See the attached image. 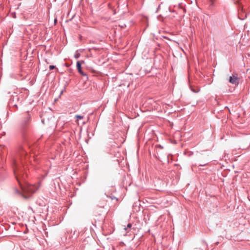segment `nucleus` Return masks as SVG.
Masks as SVG:
<instances>
[{
  "instance_id": "obj_9",
  "label": "nucleus",
  "mask_w": 250,
  "mask_h": 250,
  "mask_svg": "<svg viewBox=\"0 0 250 250\" xmlns=\"http://www.w3.org/2000/svg\"><path fill=\"white\" fill-rule=\"evenodd\" d=\"M191 90L194 92V93H198L199 91V89H197V90H195V89H191Z\"/></svg>"
},
{
  "instance_id": "obj_3",
  "label": "nucleus",
  "mask_w": 250,
  "mask_h": 250,
  "mask_svg": "<svg viewBox=\"0 0 250 250\" xmlns=\"http://www.w3.org/2000/svg\"><path fill=\"white\" fill-rule=\"evenodd\" d=\"M229 82L231 84L238 85L239 83V79L237 76L233 75L229 77Z\"/></svg>"
},
{
  "instance_id": "obj_12",
  "label": "nucleus",
  "mask_w": 250,
  "mask_h": 250,
  "mask_svg": "<svg viewBox=\"0 0 250 250\" xmlns=\"http://www.w3.org/2000/svg\"><path fill=\"white\" fill-rule=\"evenodd\" d=\"M160 5H159L158 9H157V10L156 11V12H158V9L160 8Z\"/></svg>"
},
{
  "instance_id": "obj_10",
  "label": "nucleus",
  "mask_w": 250,
  "mask_h": 250,
  "mask_svg": "<svg viewBox=\"0 0 250 250\" xmlns=\"http://www.w3.org/2000/svg\"><path fill=\"white\" fill-rule=\"evenodd\" d=\"M210 6H213V1L212 0H210Z\"/></svg>"
},
{
  "instance_id": "obj_13",
  "label": "nucleus",
  "mask_w": 250,
  "mask_h": 250,
  "mask_svg": "<svg viewBox=\"0 0 250 250\" xmlns=\"http://www.w3.org/2000/svg\"><path fill=\"white\" fill-rule=\"evenodd\" d=\"M206 165V164H203V165H200V166H205Z\"/></svg>"
},
{
  "instance_id": "obj_11",
  "label": "nucleus",
  "mask_w": 250,
  "mask_h": 250,
  "mask_svg": "<svg viewBox=\"0 0 250 250\" xmlns=\"http://www.w3.org/2000/svg\"><path fill=\"white\" fill-rule=\"evenodd\" d=\"M157 146H158V147H160V148H162L163 147L162 146H161V145H157Z\"/></svg>"
},
{
  "instance_id": "obj_6",
  "label": "nucleus",
  "mask_w": 250,
  "mask_h": 250,
  "mask_svg": "<svg viewBox=\"0 0 250 250\" xmlns=\"http://www.w3.org/2000/svg\"><path fill=\"white\" fill-rule=\"evenodd\" d=\"M75 118L78 120H81L83 118V116L80 115H76Z\"/></svg>"
},
{
  "instance_id": "obj_2",
  "label": "nucleus",
  "mask_w": 250,
  "mask_h": 250,
  "mask_svg": "<svg viewBox=\"0 0 250 250\" xmlns=\"http://www.w3.org/2000/svg\"><path fill=\"white\" fill-rule=\"evenodd\" d=\"M31 116L28 113L21 122L20 127V134L23 140L25 141L31 132L30 123Z\"/></svg>"
},
{
  "instance_id": "obj_4",
  "label": "nucleus",
  "mask_w": 250,
  "mask_h": 250,
  "mask_svg": "<svg viewBox=\"0 0 250 250\" xmlns=\"http://www.w3.org/2000/svg\"><path fill=\"white\" fill-rule=\"evenodd\" d=\"M76 67L78 71L80 74L83 76H86L87 79L88 78L87 74L84 73L82 70L81 67V63L80 62L78 61L76 63Z\"/></svg>"
},
{
  "instance_id": "obj_8",
  "label": "nucleus",
  "mask_w": 250,
  "mask_h": 250,
  "mask_svg": "<svg viewBox=\"0 0 250 250\" xmlns=\"http://www.w3.org/2000/svg\"><path fill=\"white\" fill-rule=\"evenodd\" d=\"M55 68V66L54 65H50L49 66V69L50 70H53Z\"/></svg>"
},
{
  "instance_id": "obj_1",
  "label": "nucleus",
  "mask_w": 250,
  "mask_h": 250,
  "mask_svg": "<svg viewBox=\"0 0 250 250\" xmlns=\"http://www.w3.org/2000/svg\"><path fill=\"white\" fill-rule=\"evenodd\" d=\"M27 156V152L21 146H20L18 149L17 156L14 158L12 162L14 173L21 190V191L16 189V192L21 194L25 198H27L30 194L35 193L40 187L39 184L31 185L27 183H22V181L24 182L27 177V174L24 171L25 169L22 167V158Z\"/></svg>"
},
{
  "instance_id": "obj_7",
  "label": "nucleus",
  "mask_w": 250,
  "mask_h": 250,
  "mask_svg": "<svg viewBox=\"0 0 250 250\" xmlns=\"http://www.w3.org/2000/svg\"><path fill=\"white\" fill-rule=\"evenodd\" d=\"M132 224L131 223H128L127 225V227L125 228V229L126 230L127 229H129L131 227Z\"/></svg>"
},
{
  "instance_id": "obj_5",
  "label": "nucleus",
  "mask_w": 250,
  "mask_h": 250,
  "mask_svg": "<svg viewBox=\"0 0 250 250\" xmlns=\"http://www.w3.org/2000/svg\"><path fill=\"white\" fill-rule=\"evenodd\" d=\"M80 56H81V54H80V53L79 52V51L78 50L76 51L75 53V55H74V57L76 59H78L79 58H80Z\"/></svg>"
}]
</instances>
